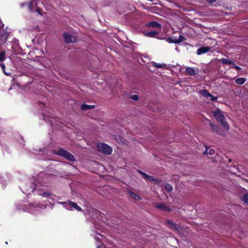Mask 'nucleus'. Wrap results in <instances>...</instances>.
I'll return each instance as SVG.
<instances>
[{
  "label": "nucleus",
  "instance_id": "nucleus-33",
  "mask_svg": "<svg viewBox=\"0 0 248 248\" xmlns=\"http://www.w3.org/2000/svg\"><path fill=\"white\" fill-rule=\"evenodd\" d=\"M211 98V100L213 101H216L217 99V96H214L212 95V96H210Z\"/></svg>",
  "mask_w": 248,
  "mask_h": 248
},
{
  "label": "nucleus",
  "instance_id": "nucleus-30",
  "mask_svg": "<svg viewBox=\"0 0 248 248\" xmlns=\"http://www.w3.org/2000/svg\"><path fill=\"white\" fill-rule=\"evenodd\" d=\"M41 195L43 196L50 197L52 195V194L50 193L47 192H44L42 193Z\"/></svg>",
  "mask_w": 248,
  "mask_h": 248
},
{
  "label": "nucleus",
  "instance_id": "nucleus-42",
  "mask_svg": "<svg viewBox=\"0 0 248 248\" xmlns=\"http://www.w3.org/2000/svg\"><path fill=\"white\" fill-rule=\"evenodd\" d=\"M33 29L38 31L39 30V27L38 26H36L35 28H33Z\"/></svg>",
  "mask_w": 248,
  "mask_h": 248
},
{
  "label": "nucleus",
  "instance_id": "nucleus-48",
  "mask_svg": "<svg viewBox=\"0 0 248 248\" xmlns=\"http://www.w3.org/2000/svg\"><path fill=\"white\" fill-rule=\"evenodd\" d=\"M30 30L31 31H32V30H33V29H30Z\"/></svg>",
  "mask_w": 248,
  "mask_h": 248
},
{
  "label": "nucleus",
  "instance_id": "nucleus-21",
  "mask_svg": "<svg viewBox=\"0 0 248 248\" xmlns=\"http://www.w3.org/2000/svg\"><path fill=\"white\" fill-rule=\"evenodd\" d=\"M164 188L168 192H171L173 189L172 186L169 184H166L164 186Z\"/></svg>",
  "mask_w": 248,
  "mask_h": 248
},
{
  "label": "nucleus",
  "instance_id": "nucleus-16",
  "mask_svg": "<svg viewBox=\"0 0 248 248\" xmlns=\"http://www.w3.org/2000/svg\"><path fill=\"white\" fill-rule=\"evenodd\" d=\"M166 222L168 225H170V227L171 229H173L175 230H178L177 225L175 223H174L170 220H167Z\"/></svg>",
  "mask_w": 248,
  "mask_h": 248
},
{
  "label": "nucleus",
  "instance_id": "nucleus-23",
  "mask_svg": "<svg viewBox=\"0 0 248 248\" xmlns=\"http://www.w3.org/2000/svg\"><path fill=\"white\" fill-rule=\"evenodd\" d=\"M1 48H0V50ZM6 58V53L4 51L0 52V62H3Z\"/></svg>",
  "mask_w": 248,
  "mask_h": 248
},
{
  "label": "nucleus",
  "instance_id": "nucleus-36",
  "mask_svg": "<svg viewBox=\"0 0 248 248\" xmlns=\"http://www.w3.org/2000/svg\"><path fill=\"white\" fill-rule=\"evenodd\" d=\"M148 180L151 182H153L155 180V178H154L153 176H149Z\"/></svg>",
  "mask_w": 248,
  "mask_h": 248
},
{
  "label": "nucleus",
  "instance_id": "nucleus-9",
  "mask_svg": "<svg viewBox=\"0 0 248 248\" xmlns=\"http://www.w3.org/2000/svg\"><path fill=\"white\" fill-rule=\"evenodd\" d=\"M186 72L190 76H195L198 74V70H195L192 67H187L186 69Z\"/></svg>",
  "mask_w": 248,
  "mask_h": 248
},
{
  "label": "nucleus",
  "instance_id": "nucleus-13",
  "mask_svg": "<svg viewBox=\"0 0 248 248\" xmlns=\"http://www.w3.org/2000/svg\"><path fill=\"white\" fill-rule=\"evenodd\" d=\"M129 194L130 196L132 198H133L134 199H135V200L139 201L141 199V197L139 195L133 192L132 191H129Z\"/></svg>",
  "mask_w": 248,
  "mask_h": 248
},
{
  "label": "nucleus",
  "instance_id": "nucleus-8",
  "mask_svg": "<svg viewBox=\"0 0 248 248\" xmlns=\"http://www.w3.org/2000/svg\"><path fill=\"white\" fill-rule=\"evenodd\" d=\"M212 47L210 46H203L198 48L197 50V55H201L204 54L211 50Z\"/></svg>",
  "mask_w": 248,
  "mask_h": 248
},
{
  "label": "nucleus",
  "instance_id": "nucleus-32",
  "mask_svg": "<svg viewBox=\"0 0 248 248\" xmlns=\"http://www.w3.org/2000/svg\"><path fill=\"white\" fill-rule=\"evenodd\" d=\"M208 153L210 155H213L215 154V150L213 149H210L208 151Z\"/></svg>",
  "mask_w": 248,
  "mask_h": 248
},
{
  "label": "nucleus",
  "instance_id": "nucleus-4",
  "mask_svg": "<svg viewBox=\"0 0 248 248\" xmlns=\"http://www.w3.org/2000/svg\"><path fill=\"white\" fill-rule=\"evenodd\" d=\"M98 150L99 152L105 154L109 155L112 153V148L110 146L105 143H100L98 145Z\"/></svg>",
  "mask_w": 248,
  "mask_h": 248
},
{
  "label": "nucleus",
  "instance_id": "nucleus-1",
  "mask_svg": "<svg viewBox=\"0 0 248 248\" xmlns=\"http://www.w3.org/2000/svg\"><path fill=\"white\" fill-rule=\"evenodd\" d=\"M212 113L214 114V117L216 120L219 122L223 128L228 131L230 129V126L226 121V119L222 113L221 111L217 108L215 111H213Z\"/></svg>",
  "mask_w": 248,
  "mask_h": 248
},
{
  "label": "nucleus",
  "instance_id": "nucleus-20",
  "mask_svg": "<svg viewBox=\"0 0 248 248\" xmlns=\"http://www.w3.org/2000/svg\"><path fill=\"white\" fill-rule=\"evenodd\" d=\"M166 41L170 43L177 44V39L174 38V37H169L166 39Z\"/></svg>",
  "mask_w": 248,
  "mask_h": 248
},
{
  "label": "nucleus",
  "instance_id": "nucleus-46",
  "mask_svg": "<svg viewBox=\"0 0 248 248\" xmlns=\"http://www.w3.org/2000/svg\"><path fill=\"white\" fill-rule=\"evenodd\" d=\"M157 38H159V39H163V38H160V37H157Z\"/></svg>",
  "mask_w": 248,
  "mask_h": 248
},
{
  "label": "nucleus",
  "instance_id": "nucleus-17",
  "mask_svg": "<svg viewBox=\"0 0 248 248\" xmlns=\"http://www.w3.org/2000/svg\"><path fill=\"white\" fill-rule=\"evenodd\" d=\"M200 93L204 97L212 96V94L210 93L207 90H202L200 91Z\"/></svg>",
  "mask_w": 248,
  "mask_h": 248
},
{
  "label": "nucleus",
  "instance_id": "nucleus-47",
  "mask_svg": "<svg viewBox=\"0 0 248 248\" xmlns=\"http://www.w3.org/2000/svg\"><path fill=\"white\" fill-rule=\"evenodd\" d=\"M21 6H24V4H22L21 5Z\"/></svg>",
  "mask_w": 248,
  "mask_h": 248
},
{
  "label": "nucleus",
  "instance_id": "nucleus-43",
  "mask_svg": "<svg viewBox=\"0 0 248 248\" xmlns=\"http://www.w3.org/2000/svg\"><path fill=\"white\" fill-rule=\"evenodd\" d=\"M232 161V159H229V162H231Z\"/></svg>",
  "mask_w": 248,
  "mask_h": 248
},
{
  "label": "nucleus",
  "instance_id": "nucleus-15",
  "mask_svg": "<svg viewBox=\"0 0 248 248\" xmlns=\"http://www.w3.org/2000/svg\"><path fill=\"white\" fill-rule=\"evenodd\" d=\"M221 62L223 64L235 65L234 62L233 61H232L229 59H225V58L221 59Z\"/></svg>",
  "mask_w": 248,
  "mask_h": 248
},
{
  "label": "nucleus",
  "instance_id": "nucleus-37",
  "mask_svg": "<svg viewBox=\"0 0 248 248\" xmlns=\"http://www.w3.org/2000/svg\"><path fill=\"white\" fill-rule=\"evenodd\" d=\"M142 176L144 178L148 179L150 175H148L147 174L144 172Z\"/></svg>",
  "mask_w": 248,
  "mask_h": 248
},
{
  "label": "nucleus",
  "instance_id": "nucleus-10",
  "mask_svg": "<svg viewBox=\"0 0 248 248\" xmlns=\"http://www.w3.org/2000/svg\"><path fill=\"white\" fill-rule=\"evenodd\" d=\"M95 108V105H89L86 104H82L81 107L80 108L83 111H85L89 109H92Z\"/></svg>",
  "mask_w": 248,
  "mask_h": 248
},
{
  "label": "nucleus",
  "instance_id": "nucleus-19",
  "mask_svg": "<svg viewBox=\"0 0 248 248\" xmlns=\"http://www.w3.org/2000/svg\"><path fill=\"white\" fill-rule=\"evenodd\" d=\"M240 199L246 204L248 205V192H247L240 198Z\"/></svg>",
  "mask_w": 248,
  "mask_h": 248
},
{
  "label": "nucleus",
  "instance_id": "nucleus-25",
  "mask_svg": "<svg viewBox=\"0 0 248 248\" xmlns=\"http://www.w3.org/2000/svg\"><path fill=\"white\" fill-rule=\"evenodd\" d=\"M152 65L158 68H167V66L165 64H157L155 62H152Z\"/></svg>",
  "mask_w": 248,
  "mask_h": 248
},
{
  "label": "nucleus",
  "instance_id": "nucleus-22",
  "mask_svg": "<svg viewBox=\"0 0 248 248\" xmlns=\"http://www.w3.org/2000/svg\"><path fill=\"white\" fill-rule=\"evenodd\" d=\"M36 183L35 182H33L32 183H31V186H30V189H28V191H29V193H30V192H33L35 189V187H36Z\"/></svg>",
  "mask_w": 248,
  "mask_h": 248
},
{
  "label": "nucleus",
  "instance_id": "nucleus-44",
  "mask_svg": "<svg viewBox=\"0 0 248 248\" xmlns=\"http://www.w3.org/2000/svg\"><path fill=\"white\" fill-rule=\"evenodd\" d=\"M97 248H101V246H97Z\"/></svg>",
  "mask_w": 248,
  "mask_h": 248
},
{
  "label": "nucleus",
  "instance_id": "nucleus-24",
  "mask_svg": "<svg viewBox=\"0 0 248 248\" xmlns=\"http://www.w3.org/2000/svg\"><path fill=\"white\" fill-rule=\"evenodd\" d=\"M246 81L245 78H238L236 79L235 82L239 85H242Z\"/></svg>",
  "mask_w": 248,
  "mask_h": 248
},
{
  "label": "nucleus",
  "instance_id": "nucleus-12",
  "mask_svg": "<svg viewBox=\"0 0 248 248\" xmlns=\"http://www.w3.org/2000/svg\"><path fill=\"white\" fill-rule=\"evenodd\" d=\"M34 6L37 7L36 0H31L29 4V8L31 11L33 12L34 11Z\"/></svg>",
  "mask_w": 248,
  "mask_h": 248
},
{
  "label": "nucleus",
  "instance_id": "nucleus-45",
  "mask_svg": "<svg viewBox=\"0 0 248 248\" xmlns=\"http://www.w3.org/2000/svg\"><path fill=\"white\" fill-rule=\"evenodd\" d=\"M65 203H66L65 202H61V203L62 204H64Z\"/></svg>",
  "mask_w": 248,
  "mask_h": 248
},
{
  "label": "nucleus",
  "instance_id": "nucleus-6",
  "mask_svg": "<svg viewBox=\"0 0 248 248\" xmlns=\"http://www.w3.org/2000/svg\"><path fill=\"white\" fill-rule=\"evenodd\" d=\"M209 124L211 128V131L215 132L216 134L220 135L221 136H225V133L223 132L222 129L220 128L217 125L209 122Z\"/></svg>",
  "mask_w": 248,
  "mask_h": 248
},
{
  "label": "nucleus",
  "instance_id": "nucleus-35",
  "mask_svg": "<svg viewBox=\"0 0 248 248\" xmlns=\"http://www.w3.org/2000/svg\"><path fill=\"white\" fill-rule=\"evenodd\" d=\"M36 11L39 15H42L41 12L42 10L40 8L36 7Z\"/></svg>",
  "mask_w": 248,
  "mask_h": 248
},
{
  "label": "nucleus",
  "instance_id": "nucleus-27",
  "mask_svg": "<svg viewBox=\"0 0 248 248\" xmlns=\"http://www.w3.org/2000/svg\"><path fill=\"white\" fill-rule=\"evenodd\" d=\"M162 180L160 179H156L155 178V180L153 181L154 184L156 185H159L162 182Z\"/></svg>",
  "mask_w": 248,
  "mask_h": 248
},
{
  "label": "nucleus",
  "instance_id": "nucleus-39",
  "mask_svg": "<svg viewBox=\"0 0 248 248\" xmlns=\"http://www.w3.org/2000/svg\"><path fill=\"white\" fill-rule=\"evenodd\" d=\"M233 67L239 71L241 70V68L238 66H234Z\"/></svg>",
  "mask_w": 248,
  "mask_h": 248
},
{
  "label": "nucleus",
  "instance_id": "nucleus-41",
  "mask_svg": "<svg viewBox=\"0 0 248 248\" xmlns=\"http://www.w3.org/2000/svg\"><path fill=\"white\" fill-rule=\"evenodd\" d=\"M95 239H96V240L97 242H100V239L98 237H95Z\"/></svg>",
  "mask_w": 248,
  "mask_h": 248
},
{
  "label": "nucleus",
  "instance_id": "nucleus-26",
  "mask_svg": "<svg viewBox=\"0 0 248 248\" xmlns=\"http://www.w3.org/2000/svg\"><path fill=\"white\" fill-rule=\"evenodd\" d=\"M186 38L182 35H180L178 39H177V44H179L183 41H185Z\"/></svg>",
  "mask_w": 248,
  "mask_h": 248
},
{
  "label": "nucleus",
  "instance_id": "nucleus-11",
  "mask_svg": "<svg viewBox=\"0 0 248 248\" xmlns=\"http://www.w3.org/2000/svg\"><path fill=\"white\" fill-rule=\"evenodd\" d=\"M147 26L152 28H160L161 27V24L156 21H152L148 23Z\"/></svg>",
  "mask_w": 248,
  "mask_h": 248
},
{
  "label": "nucleus",
  "instance_id": "nucleus-38",
  "mask_svg": "<svg viewBox=\"0 0 248 248\" xmlns=\"http://www.w3.org/2000/svg\"><path fill=\"white\" fill-rule=\"evenodd\" d=\"M209 3H212L213 2H216L217 0H206Z\"/></svg>",
  "mask_w": 248,
  "mask_h": 248
},
{
  "label": "nucleus",
  "instance_id": "nucleus-2",
  "mask_svg": "<svg viewBox=\"0 0 248 248\" xmlns=\"http://www.w3.org/2000/svg\"><path fill=\"white\" fill-rule=\"evenodd\" d=\"M53 153L54 155H58L59 156H61L64 157L66 159L70 161H75V156L70 153L67 151L62 149L59 148L58 150H54Z\"/></svg>",
  "mask_w": 248,
  "mask_h": 248
},
{
  "label": "nucleus",
  "instance_id": "nucleus-40",
  "mask_svg": "<svg viewBox=\"0 0 248 248\" xmlns=\"http://www.w3.org/2000/svg\"><path fill=\"white\" fill-rule=\"evenodd\" d=\"M138 172L140 174H141L142 176V175L144 174V172L142 171L141 170H138Z\"/></svg>",
  "mask_w": 248,
  "mask_h": 248
},
{
  "label": "nucleus",
  "instance_id": "nucleus-34",
  "mask_svg": "<svg viewBox=\"0 0 248 248\" xmlns=\"http://www.w3.org/2000/svg\"><path fill=\"white\" fill-rule=\"evenodd\" d=\"M205 147H206V150L203 153V154L204 155H207V154H209L208 153V149H209V147H207L206 145L205 146Z\"/></svg>",
  "mask_w": 248,
  "mask_h": 248
},
{
  "label": "nucleus",
  "instance_id": "nucleus-31",
  "mask_svg": "<svg viewBox=\"0 0 248 248\" xmlns=\"http://www.w3.org/2000/svg\"><path fill=\"white\" fill-rule=\"evenodd\" d=\"M0 66H1V67L2 68L3 71V72L6 75H9L8 74H7V73L5 72V64L3 63H1L0 64Z\"/></svg>",
  "mask_w": 248,
  "mask_h": 248
},
{
  "label": "nucleus",
  "instance_id": "nucleus-7",
  "mask_svg": "<svg viewBox=\"0 0 248 248\" xmlns=\"http://www.w3.org/2000/svg\"><path fill=\"white\" fill-rule=\"evenodd\" d=\"M155 207L161 209L164 211L170 212L171 211V209L166 205L163 202H159L155 205Z\"/></svg>",
  "mask_w": 248,
  "mask_h": 248
},
{
  "label": "nucleus",
  "instance_id": "nucleus-5",
  "mask_svg": "<svg viewBox=\"0 0 248 248\" xmlns=\"http://www.w3.org/2000/svg\"><path fill=\"white\" fill-rule=\"evenodd\" d=\"M62 37L64 38V41L66 44H71L77 42V38L71 35L69 32H65L62 33Z\"/></svg>",
  "mask_w": 248,
  "mask_h": 248
},
{
  "label": "nucleus",
  "instance_id": "nucleus-18",
  "mask_svg": "<svg viewBox=\"0 0 248 248\" xmlns=\"http://www.w3.org/2000/svg\"><path fill=\"white\" fill-rule=\"evenodd\" d=\"M159 32L157 31H152L150 32H148L146 33L145 35L150 37H155L156 35H158Z\"/></svg>",
  "mask_w": 248,
  "mask_h": 248
},
{
  "label": "nucleus",
  "instance_id": "nucleus-14",
  "mask_svg": "<svg viewBox=\"0 0 248 248\" xmlns=\"http://www.w3.org/2000/svg\"><path fill=\"white\" fill-rule=\"evenodd\" d=\"M68 202L69 203V204L71 206H72L73 207H74L75 209H76L77 211H82V209L78 205V204L76 203V202H73L72 201H68Z\"/></svg>",
  "mask_w": 248,
  "mask_h": 248
},
{
  "label": "nucleus",
  "instance_id": "nucleus-29",
  "mask_svg": "<svg viewBox=\"0 0 248 248\" xmlns=\"http://www.w3.org/2000/svg\"><path fill=\"white\" fill-rule=\"evenodd\" d=\"M114 137H115V140H116L117 141H123V140H124V138H122L120 136H118V137H116L115 136H113Z\"/></svg>",
  "mask_w": 248,
  "mask_h": 248
},
{
  "label": "nucleus",
  "instance_id": "nucleus-3",
  "mask_svg": "<svg viewBox=\"0 0 248 248\" xmlns=\"http://www.w3.org/2000/svg\"><path fill=\"white\" fill-rule=\"evenodd\" d=\"M3 26V24L0 25V48H1L2 46L6 43L10 33L9 32L2 29Z\"/></svg>",
  "mask_w": 248,
  "mask_h": 248
},
{
  "label": "nucleus",
  "instance_id": "nucleus-28",
  "mask_svg": "<svg viewBox=\"0 0 248 248\" xmlns=\"http://www.w3.org/2000/svg\"><path fill=\"white\" fill-rule=\"evenodd\" d=\"M130 98L135 101H137L139 99V96L136 94H134L131 96Z\"/></svg>",
  "mask_w": 248,
  "mask_h": 248
}]
</instances>
